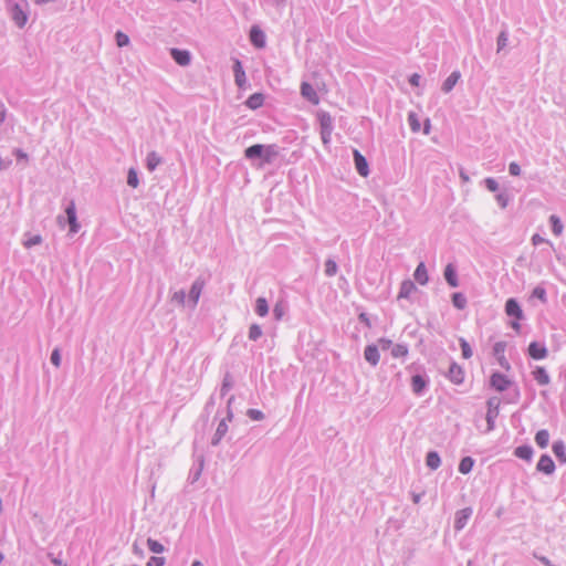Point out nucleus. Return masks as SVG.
<instances>
[{"label": "nucleus", "instance_id": "nucleus-1", "mask_svg": "<svg viewBox=\"0 0 566 566\" xmlns=\"http://www.w3.org/2000/svg\"><path fill=\"white\" fill-rule=\"evenodd\" d=\"M277 150L273 145H262L255 144L248 147L244 151V155L248 159L261 158L263 163H271L276 156Z\"/></svg>", "mask_w": 566, "mask_h": 566}, {"label": "nucleus", "instance_id": "nucleus-2", "mask_svg": "<svg viewBox=\"0 0 566 566\" xmlns=\"http://www.w3.org/2000/svg\"><path fill=\"white\" fill-rule=\"evenodd\" d=\"M505 348H506V344L504 342H497L494 347H493V353H494V356L496 357L497 359V363L500 364V366L509 371L511 369V365L509 363V360L506 359L505 357Z\"/></svg>", "mask_w": 566, "mask_h": 566}, {"label": "nucleus", "instance_id": "nucleus-3", "mask_svg": "<svg viewBox=\"0 0 566 566\" xmlns=\"http://www.w3.org/2000/svg\"><path fill=\"white\" fill-rule=\"evenodd\" d=\"M491 386L497 391H504L511 386V380L507 376L494 373L490 378Z\"/></svg>", "mask_w": 566, "mask_h": 566}, {"label": "nucleus", "instance_id": "nucleus-4", "mask_svg": "<svg viewBox=\"0 0 566 566\" xmlns=\"http://www.w3.org/2000/svg\"><path fill=\"white\" fill-rule=\"evenodd\" d=\"M355 167L361 177H367L369 174L368 163L366 158L357 150H354Z\"/></svg>", "mask_w": 566, "mask_h": 566}, {"label": "nucleus", "instance_id": "nucleus-5", "mask_svg": "<svg viewBox=\"0 0 566 566\" xmlns=\"http://www.w3.org/2000/svg\"><path fill=\"white\" fill-rule=\"evenodd\" d=\"M301 94L304 98L311 102L314 105L319 103V97L313 86L306 82H303L301 85Z\"/></svg>", "mask_w": 566, "mask_h": 566}, {"label": "nucleus", "instance_id": "nucleus-6", "mask_svg": "<svg viewBox=\"0 0 566 566\" xmlns=\"http://www.w3.org/2000/svg\"><path fill=\"white\" fill-rule=\"evenodd\" d=\"M505 313L514 316L517 321L523 318V311L514 298H509L505 304Z\"/></svg>", "mask_w": 566, "mask_h": 566}, {"label": "nucleus", "instance_id": "nucleus-7", "mask_svg": "<svg viewBox=\"0 0 566 566\" xmlns=\"http://www.w3.org/2000/svg\"><path fill=\"white\" fill-rule=\"evenodd\" d=\"M250 40L254 46L261 49L265 45V34L259 27H252L250 31Z\"/></svg>", "mask_w": 566, "mask_h": 566}, {"label": "nucleus", "instance_id": "nucleus-8", "mask_svg": "<svg viewBox=\"0 0 566 566\" xmlns=\"http://www.w3.org/2000/svg\"><path fill=\"white\" fill-rule=\"evenodd\" d=\"M537 470L545 473L551 474L555 470L554 461L549 455H542L537 462Z\"/></svg>", "mask_w": 566, "mask_h": 566}, {"label": "nucleus", "instance_id": "nucleus-9", "mask_svg": "<svg viewBox=\"0 0 566 566\" xmlns=\"http://www.w3.org/2000/svg\"><path fill=\"white\" fill-rule=\"evenodd\" d=\"M448 376L452 382L459 385L464 380V370L461 366L452 364L449 368Z\"/></svg>", "mask_w": 566, "mask_h": 566}, {"label": "nucleus", "instance_id": "nucleus-10", "mask_svg": "<svg viewBox=\"0 0 566 566\" xmlns=\"http://www.w3.org/2000/svg\"><path fill=\"white\" fill-rule=\"evenodd\" d=\"M528 354L533 359H544L547 356V349L536 342L528 346Z\"/></svg>", "mask_w": 566, "mask_h": 566}, {"label": "nucleus", "instance_id": "nucleus-11", "mask_svg": "<svg viewBox=\"0 0 566 566\" xmlns=\"http://www.w3.org/2000/svg\"><path fill=\"white\" fill-rule=\"evenodd\" d=\"M364 357L369 364H371L373 366H376L380 359L378 348L375 345H368L365 348Z\"/></svg>", "mask_w": 566, "mask_h": 566}, {"label": "nucleus", "instance_id": "nucleus-12", "mask_svg": "<svg viewBox=\"0 0 566 566\" xmlns=\"http://www.w3.org/2000/svg\"><path fill=\"white\" fill-rule=\"evenodd\" d=\"M233 72H234L235 84L242 88L245 84V72H244L242 64L239 60L234 61Z\"/></svg>", "mask_w": 566, "mask_h": 566}, {"label": "nucleus", "instance_id": "nucleus-13", "mask_svg": "<svg viewBox=\"0 0 566 566\" xmlns=\"http://www.w3.org/2000/svg\"><path fill=\"white\" fill-rule=\"evenodd\" d=\"M171 56L174 57L176 63L182 66L188 65L190 62V54L188 51L185 50L172 49Z\"/></svg>", "mask_w": 566, "mask_h": 566}, {"label": "nucleus", "instance_id": "nucleus-14", "mask_svg": "<svg viewBox=\"0 0 566 566\" xmlns=\"http://www.w3.org/2000/svg\"><path fill=\"white\" fill-rule=\"evenodd\" d=\"M65 212L67 214V220H69V223H70L71 232H73V233L77 232L80 226H78L77 220H76L75 206H74L73 202H71L69 205V207L66 208Z\"/></svg>", "mask_w": 566, "mask_h": 566}, {"label": "nucleus", "instance_id": "nucleus-15", "mask_svg": "<svg viewBox=\"0 0 566 566\" xmlns=\"http://www.w3.org/2000/svg\"><path fill=\"white\" fill-rule=\"evenodd\" d=\"M12 19L17 23L18 27H23L27 23L28 17L25 12L19 7L14 6L12 8Z\"/></svg>", "mask_w": 566, "mask_h": 566}, {"label": "nucleus", "instance_id": "nucleus-16", "mask_svg": "<svg viewBox=\"0 0 566 566\" xmlns=\"http://www.w3.org/2000/svg\"><path fill=\"white\" fill-rule=\"evenodd\" d=\"M415 290L416 286L411 281H403L400 285L398 298H408L413 293Z\"/></svg>", "mask_w": 566, "mask_h": 566}, {"label": "nucleus", "instance_id": "nucleus-17", "mask_svg": "<svg viewBox=\"0 0 566 566\" xmlns=\"http://www.w3.org/2000/svg\"><path fill=\"white\" fill-rule=\"evenodd\" d=\"M534 379L542 386L549 384V376L544 367H537L533 371Z\"/></svg>", "mask_w": 566, "mask_h": 566}, {"label": "nucleus", "instance_id": "nucleus-18", "mask_svg": "<svg viewBox=\"0 0 566 566\" xmlns=\"http://www.w3.org/2000/svg\"><path fill=\"white\" fill-rule=\"evenodd\" d=\"M413 275H415L416 281L418 283H420L421 285L427 284V282L429 280L427 269L422 262L417 266Z\"/></svg>", "mask_w": 566, "mask_h": 566}, {"label": "nucleus", "instance_id": "nucleus-19", "mask_svg": "<svg viewBox=\"0 0 566 566\" xmlns=\"http://www.w3.org/2000/svg\"><path fill=\"white\" fill-rule=\"evenodd\" d=\"M553 452L560 462L566 463V447L563 441L553 444Z\"/></svg>", "mask_w": 566, "mask_h": 566}, {"label": "nucleus", "instance_id": "nucleus-20", "mask_svg": "<svg viewBox=\"0 0 566 566\" xmlns=\"http://www.w3.org/2000/svg\"><path fill=\"white\" fill-rule=\"evenodd\" d=\"M263 95L260 93L252 94L245 102L247 106L251 109H256L263 105Z\"/></svg>", "mask_w": 566, "mask_h": 566}, {"label": "nucleus", "instance_id": "nucleus-21", "mask_svg": "<svg viewBox=\"0 0 566 566\" xmlns=\"http://www.w3.org/2000/svg\"><path fill=\"white\" fill-rule=\"evenodd\" d=\"M471 516V510L464 509L458 513L457 520H455V528L461 530L467 524V521Z\"/></svg>", "mask_w": 566, "mask_h": 566}, {"label": "nucleus", "instance_id": "nucleus-22", "mask_svg": "<svg viewBox=\"0 0 566 566\" xmlns=\"http://www.w3.org/2000/svg\"><path fill=\"white\" fill-rule=\"evenodd\" d=\"M460 78V73L459 72H453L449 75V77L444 81L443 85H442V90L448 93L450 92L453 86L458 83Z\"/></svg>", "mask_w": 566, "mask_h": 566}, {"label": "nucleus", "instance_id": "nucleus-23", "mask_svg": "<svg viewBox=\"0 0 566 566\" xmlns=\"http://www.w3.org/2000/svg\"><path fill=\"white\" fill-rule=\"evenodd\" d=\"M489 407H490V409L486 415V420L489 423V429L491 430L493 428V419L497 416V401L490 400Z\"/></svg>", "mask_w": 566, "mask_h": 566}, {"label": "nucleus", "instance_id": "nucleus-24", "mask_svg": "<svg viewBox=\"0 0 566 566\" xmlns=\"http://www.w3.org/2000/svg\"><path fill=\"white\" fill-rule=\"evenodd\" d=\"M444 277L447 280V282L452 286V287H457L458 286V279H457V275H455V271L453 269V266L451 264H448L444 269Z\"/></svg>", "mask_w": 566, "mask_h": 566}, {"label": "nucleus", "instance_id": "nucleus-25", "mask_svg": "<svg viewBox=\"0 0 566 566\" xmlns=\"http://www.w3.org/2000/svg\"><path fill=\"white\" fill-rule=\"evenodd\" d=\"M549 221L552 223V230H553L554 235L559 237L564 231V226L562 223V220L559 219V217L552 214L549 217Z\"/></svg>", "mask_w": 566, "mask_h": 566}, {"label": "nucleus", "instance_id": "nucleus-26", "mask_svg": "<svg viewBox=\"0 0 566 566\" xmlns=\"http://www.w3.org/2000/svg\"><path fill=\"white\" fill-rule=\"evenodd\" d=\"M427 465L432 469V470H436L440 467V463H441V460H440V457L437 452H429L427 454Z\"/></svg>", "mask_w": 566, "mask_h": 566}, {"label": "nucleus", "instance_id": "nucleus-27", "mask_svg": "<svg viewBox=\"0 0 566 566\" xmlns=\"http://www.w3.org/2000/svg\"><path fill=\"white\" fill-rule=\"evenodd\" d=\"M535 441L539 448H546L549 441V433L547 430H539L535 436Z\"/></svg>", "mask_w": 566, "mask_h": 566}, {"label": "nucleus", "instance_id": "nucleus-28", "mask_svg": "<svg viewBox=\"0 0 566 566\" xmlns=\"http://www.w3.org/2000/svg\"><path fill=\"white\" fill-rule=\"evenodd\" d=\"M474 465V461L472 458L470 457H465L463 458L461 461H460V464H459V471L462 473V474H468L469 472H471L472 468Z\"/></svg>", "mask_w": 566, "mask_h": 566}, {"label": "nucleus", "instance_id": "nucleus-29", "mask_svg": "<svg viewBox=\"0 0 566 566\" xmlns=\"http://www.w3.org/2000/svg\"><path fill=\"white\" fill-rule=\"evenodd\" d=\"M515 455L520 459L530 460L533 455V451L527 446H522L515 449Z\"/></svg>", "mask_w": 566, "mask_h": 566}, {"label": "nucleus", "instance_id": "nucleus-30", "mask_svg": "<svg viewBox=\"0 0 566 566\" xmlns=\"http://www.w3.org/2000/svg\"><path fill=\"white\" fill-rule=\"evenodd\" d=\"M411 385H412V390L416 394H419L426 387V381H424V379L421 376L416 375V376L412 377Z\"/></svg>", "mask_w": 566, "mask_h": 566}, {"label": "nucleus", "instance_id": "nucleus-31", "mask_svg": "<svg viewBox=\"0 0 566 566\" xmlns=\"http://www.w3.org/2000/svg\"><path fill=\"white\" fill-rule=\"evenodd\" d=\"M255 311L260 316H265L269 312L268 302L263 297L256 300Z\"/></svg>", "mask_w": 566, "mask_h": 566}, {"label": "nucleus", "instance_id": "nucleus-32", "mask_svg": "<svg viewBox=\"0 0 566 566\" xmlns=\"http://www.w3.org/2000/svg\"><path fill=\"white\" fill-rule=\"evenodd\" d=\"M161 159L156 153H150L147 156V168L153 171L159 164Z\"/></svg>", "mask_w": 566, "mask_h": 566}, {"label": "nucleus", "instance_id": "nucleus-33", "mask_svg": "<svg viewBox=\"0 0 566 566\" xmlns=\"http://www.w3.org/2000/svg\"><path fill=\"white\" fill-rule=\"evenodd\" d=\"M202 289H203V282H201V281H196L192 284L191 290H190V296L193 298L195 302L198 301V298L202 292Z\"/></svg>", "mask_w": 566, "mask_h": 566}, {"label": "nucleus", "instance_id": "nucleus-34", "mask_svg": "<svg viewBox=\"0 0 566 566\" xmlns=\"http://www.w3.org/2000/svg\"><path fill=\"white\" fill-rule=\"evenodd\" d=\"M452 302L453 305L459 310H463L467 305V298L461 293H454L452 296Z\"/></svg>", "mask_w": 566, "mask_h": 566}, {"label": "nucleus", "instance_id": "nucleus-35", "mask_svg": "<svg viewBox=\"0 0 566 566\" xmlns=\"http://www.w3.org/2000/svg\"><path fill=\"white\" fill-rule=\"evenodd\" d=\"M408 348L405 345L397 344L391 349V355L396 358H401L407 356Z\"/></svg>", "mask_w": 566, "mask_h": 566}, {"label": "nucleus", "instance_id": "nucleus-36", "mask_svg": "<svg viewBox=\"0 0 566 566\" xmlns=\"http://www.w3.org/2000/svg\"><path fill=\"white\" fill-rule=\"evenodd\" d=\"M408 122L412 132L417 133L420 130V122L417 114L410 113L408 116Z\"/></svg>", "mask_w": 566, "mask_h": 566}, {"label": "nucleus", "instance_id": "nucleus-37", "mask_svg": "<svg viewBox=\"0 0 566 566\" xmlns=\"http://www.w3.org/2000/svg\"><path fill=\"white\" fill-rule=\"evenodd\" d=\"M460 346L462 349V357L469 359L472 357V349L464 338H460Z\"/></svg>", "mask_w": 566, "mask_h": 566}, {"label": "nucleus", "instance_id": "nucleus-38", "mask_svg": "<svg viewBox=\"0 0 566 566\" xmlns=\"http://www.w3.org/2000/svg\"><path fill=\"white\" fill-rule=\"evenodd\" d=\"M115 38H116V43L119 48L126 46L129 43L128 35L123 33L122 31H117Z\"/></svg>", "mask_w": 566, "mask_h": 566}, {"label": "nucleus", "instance_id": "nucleus-39", "mask_svg": "<svg viewBox=\"0 0 566 566\" xmlns=\"http://www.w3.org/2000/svg\"><path fill=\"white\" fill-rule=\"evenodd\" d=\"M147 545L153 553L159 554L164 552V546L155 539L148 538Z\"/></svg>", "mask_w": 566, "mask_h": 566}, {"label": "nucleus", "instance_id": "nucleus-40", "mask_svg": "<svg viewBox=\"0 0 566 566\" xmlns=\"http://www.w3.org/2000/svg\"><path fill=\"white\" fill-rule=\"evenodd\" d=\"M262 335L261 327L256 324H253L249 329V337L252 340L258 339Z\"/></svg>", "mask_w": 566, "mask_h": 566}, {"label": "nucleus", "instance_id": "nucleus-41", "mask_svg": "<svg viewBox=\"0 0 566 566\" xmlns=\"http://www.w3.org/2000/svg\"><path fill=\"white\" fill-rule=\"evenodd\" d=\"M127 184L133 188H136L139 184L137 174L134 169H129L128 171Z\"/></svg>", "mask_w": 566, "mask_h": 566}, {"label": "nucleus", "instance_id": "nucleus-42", "mask_svg": "<svg viewBox=\"0 0 566 566\" xmlns=\"http://www.w3.org/2000/svg\"><path fill=\"white\" fill-rule=\"evenodd\" d=\"M325 272L329 276L335 275L336 272H337L336 263L334 261H332V260L326 261V263H325Z\"/></svg>", "mask_w": 566, "mask_h": 566}, {"label": "nucleus", "instance_id": "nucleus-43", "mask_svg": "<svg viewBox=\"0 0 566 566\" xmlns=\"http://www.w3.org/2000/svg\"><path fill=\"white\" fill-rule=\"evenodd\" d=\"M533 296L541 300L542 302L546 301V292L543 287H535L533 290Z\"/></svg>", "mask_w": 566, "mask_h": 566}, {"label": "nucleus", "instance_id": "nucleus-44", "mask_svg": "<svg viewBox=\"0 0 566 566\" xmlns=\"http://www.w3.org/2000/svg\"><path fill=\"white\" fill-rule=\"evenodd\" d=\"M164 557H150V559L147 563V566H164Z\"/></svg>", "mask_w": 566, "mask_h": 566}, {"label": "nucleus", "instance_id": "nucleus-45", "mask_svg": "<svg viewBox=\"0 0 566 566\" xmlns=\"http://www.w3.org/2000/svg\"><path fill=\"white\" fill-rule=\"evenodd\" d=\"M51 361L55 367H59L61 364V356L59 349H54L51 355Z\"/></svg>", "mask_w": 566, "mask_h": 566}, {"label": "nucleus", "instance_id": "nucleus-46", "mask_svg": "<svg viewBox=\"0 0 566 566\" xmlns=\"http://www.w3.org/2000/svg\"><path fill=\"white\" fill-rule=\"evenodd\" d=\"M248 415L253 420H261V419H263V413L260 410L250 409L248 411Z\"/></svg>", "mask_w": 566, "mask_h": 566}, {"label": "nucleus", "instance_id": "nucleus-47", "mask_svg": "<svg viewBox=\"0 0 566 566\" xmlns=\"http://www.w3.org/2000/svg\"><path fill=\"white\" fill-rule=\"evenodd\" d=\"M509 170L512 176H518L521 174V168L516 163H511Z\"/></svg>", "mask_w": 566, "mask_h": 566}, {"label": "nucleus", "instance_id": "nucleus-48", "mask_svg": "<svg viewBox=\"0 0 566 566\" xmlns=\"http://www.w3.org/2000/svg\"><path fill=\"white\" fill-rule=\"evenodd\" d=\"M485 184H486V187H488V189H489L490 191H496V190H497V188H499L497 182H496L494 179H492V178H488V179L485 180Z\"/></svg>", "mask_w": 566, "mask_h": 566}, {"label": "nucleus", "instance_id": "nucleus-49", "mask_svg": "<svg viewBox=\"0 0 566 566\" xmlns=\"http://www.w3.org/2000/svg\"><path fill=\"white\" fill-rule=\"evenodd\" d=\"M507 36L504 32L499 35L497 45L499 50H502L506 45Z\"/></svg>", "mask_w": 566, "mask_h": 566}, {"label": "nucleus", "instance_id": "nucleus-50", "mask_svg": "<svg viewBox=\"0 0 566 566\" xmlns=\"http://www.w3.org/2000/svg\"><path fill=\"white\" fill-rule=\"evenodd\" d=\"M273 312H274L276 319H281L284 315V310H283L282 305H280V304H276L274 306Z\"/></svg>", "mask_w": 566, "mask_h": 566}, {"label": "nucleus", "instance_id": "nucleus-51", "mask_svg": "<svg viewBox=\"0 0 566 566\" xmlns=\"http://www.w3.org/2000/svg\"><path fill=\"white\" fill-rule=\"evenodd\" d=\"M40 242H41V238L39 235H35L25 242V247L30 248L32 245L39 244Z\"/></svg>", "mask_w": 566, "mask_h": 566}, {"label": "nucleus", "instance_id": "nucleus-52", "mask_svg": "<svg viewBox=\"0 0 566 566\" xmlns=\"http://www.w3.org/2000/svg\"><path fill=\"white\" fill-rule=\"evenodd\" d=\"M544 241H545V240H544V238H542L539 234H534V235L532 237V243H533L534 245L541 244V243H543Z\"/></svg>", "mask_w": 566, "mask_h": 566}, {"label": "nucleus", "instance_id": "nucleus-53", "mask_svg": "<svg viewBox=\"0 0 566 566\" xmlns=\"http://www.w3.org/2000/svg\"><path fill=\"white\" fill-rule=\"evenodd\" d=\"M410 84L413 86H418L420 82V75L419 74H412L410 77Z\"/></svg>", "mask_w": 566, "mask_h": 566}, {"label": "nucleus", "instance_id": "nucleus-54", "mask_svg": "<svg viewBox=\"0 0 566 566\" xmlns=\"http://www.w3.org/2000/svg\"><path fill=\"white\" fill-rule=\"evenodd\" d=\"M379 345L382 349H387L391 345V340L389 339H379Z\"/></svg>", "mask_w": 566, "mask_h": 566}, {"label": "nucleus", "instance_id": "nucleus-55", "mask_svg": "<svg viewBox=\"0 0 566 566\" xmlns=\"http://www.w3.org/2000/svg\"><path fill=\"white\" fill-rule=\"evenodd\" d=\"M359 319H360L363 323H365L367 326H370V321H369V318L367 317V315H366L365 313H361V314L359 315Z\"/></svg>", "mask_w": 566, "mask_h": 566}, {"label": "nucleus", "instance_id": "nucleus-56", "mask_svg": "<svg viewBox=\"0 0 566 566\" xmlns=\"http://www.w3.org/2000/svg\"><path fill=\"white\" fill-rule=\"evenodd\" d=\"M4 116H6V109H4L3 105L0 104V123L3 122Z\"/></svg>", "mask_w": 566, "mask_h": 566}, {"label": "nucleus", "instance_id": "nucleus-57", "mask_svg": "<svg viewBox=\"0 0 566 566\" xmlns=\"http://www.w3.org/2000/svg\"><path fill=\"white\" fill-rule=\"evenodd\" d=\"M512 327L516 331V332H520L521 329V325L518 323V321L516 319L515 322H513L512 324Z\"/></svg>", "mask_w": 566, "mask_h": 566}, {"label": "nucleus", "instance_id": "nucleus-58", "mask_svg": "<svg viewBox=\"0 0 566 566\" xmlns=\"http://www.w3.org/2000/svg\"><path fill=\"white\" fill-rule=\"evenodd\" d=\"M328 135H329V132H327V130H323V133H322V137H323V142H324V143H327V142H328Z\"/></svg>", "mask_w": 566, "mask_h": 566}, {"label": "nucleus", "instance_id": "nucleus-59", "mask_svg": "<svg viewBox=\"0 0 566 566\" xmlns=\"http://www.w3.org/2000/svg\"><path fill=\"white\" fill-rule=\"evenodd\" d=\"M429 130H430V123H429V120H427L426 125H424V134H429Z\"/></svg>", "mask_w": 566, "mask_h": 566}, {"label": "nucleus", "instance_id": "nucleus-60", "mask_svg": "<svg viewBox=\"0 0 566 566\" xmlns=\"http://www.w3.org/2000/svg\"><path fill=\"white\" fill-rule=\"evenodd\" d=\"M17 154H18V156H19V157H21V158H27V155H25V154H23V153H21V151H18Z\"/></svg>", "mask_w": 566, "mask_h": 566}, {"label": "nucleus", "instance_id": "nucleus-61", "mask_svg": "<svg viewBox=\"0 0 566 566\" xmlns=\"http://www.w3.org/2000/svg\"><path fill=\"white\" fill-rule=\"evenodd\" d=\"M192 566H203L199 560L193 562Z\"/></svg>", "mask_w": 566, "mask_h": 566}, {"label": "nucleus", "instance_id": "nucleus-62", "mask_svg": "<svg viewBox=\"0 0 566 566\" xmlns=\"http://www.w3.org/2000/svg\"><path fill=\"white\" fill-rule=\"evenodd\" d=\"M541 560H542L543 563H545V564H548V562H547V560H546V558H544V557H543V558H541Z\"/></svg>", "mask_w": 566, "mask_h": 566}, {"label": "nucleus", "instance_id": "nucleus-63", "mask_svg": "<svg viewBox=\"0 0 566 566\" xmlns=\"http://www.w3.org/2000/svg\"><path fill=\"white\" fill-rule=\"evenodd\" d=\"M323 126L327 129V126H328V125H327V122H324V123H323Z\"/></svg>", "mask_w": 566, "mask_h": 566}, {"label": "nucleus", "instance_id": "nucleus-64", "mask_svg": "<svg viewBox=\"0 0 566 566\" xmlns=\"http://www.w3.org/2000/svg\"><path fill=\"white\" fill-rule=\"evenodd\" d=\"M415 502H419V496H415Z\"/></svg>", "mask_w": 566, "mask_h": 566}]
</instances>
